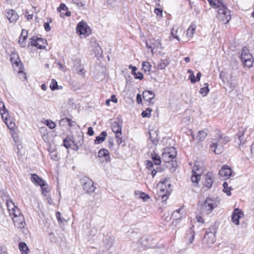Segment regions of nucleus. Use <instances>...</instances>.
<instances>
[{
  "label": "nucleus",
  "mask_w": 254,
  "mask_h": 254,
  "mask_svg": "<svg viewBox=\"0 0 254 254\" xmlns=\"http://www.w3.org/2000/svg\"><path fill=\"white\" fill-rule=\"evenodd\" d=\"M177 155V151L174 147H166L164 149L162 154V159L166 163L171 162L173 167H176L177 165V162L174 161Z\"/></svg>",
  "instance_id": "obj_1"
},
{
  "label": "nucleus",
  "mask_w": 254,
  "mask_h": 254,
  "mask_svg": "<svg viewBox=\"0 0 254 254\" xmlns=\"http://www.w3.org/2000/svg\"><path fill=\"white\" fill-rule=\"evenodd\" d=\"M216 230L214 226L210 227L205 232V234L202 240V244L205 248L211 247L216 240L215 234Z\"/></svg>",
  "instance_id": "obj_2"
},
{
  "label": "nucleus",
  "mask_w": 254,
  "mask_h": 254,
  "mask_svg": "<svg viewBox=\"0 0 254 254\" xmlns=\"http://www.w3.org/2000/svg\"><path fill=\"white\" fill-rule=\"evenodd\" d=\"M218 9L217 17L223 23L227 24L231 19L230 11L226 7L223 2L219 3L217 7Z\"/></svg>",
  "instance_id": "obj_3"
},
{
  "label": "nucleus",
  "mask_w": 254,
  "mask_h": 254,
  "mask_svg": "<svg viewBox=\"0 0 254 254\" xmlns=\"http://www.w3.org/2000/svg\"><path fill=\"white\" fill-rule=\"evenodd\" d=\"M219 203L216 198H207L202 205V210L206 214L210 213Z\"/></svg>",
  "instance_id": "obj_4"
},
{
  "label": "nucleus",
  "mask_w": 254,
  "mask_h": 254,
  "mask_svg": "<svg viewBox=\"0 0 254 254\" xmlns=\"http://www.w3.org/2000/svg\"><path fill=\"white\" fill-rule=\"evenodd\" d=\"M241 59L246 66H252L254 59L246 47L243 48L242 50Z\"/></svg>",
  "instance_id": "obj_5"
},
{
  "label": "nucleus",
  "mask_w": 254,
  "mask_h": 254,
  "mask_svg": "<svg viewBox=\"0 0 254 254\" xmlns=\"http://www.w3.org/2000/svg\"><path fill=\"white\" fill-rule=\"evenodd\" d=\"M72 69L76 71L79 75H84L85 73V71L83 65L81 64L80 59L79 58H74L72 59Z\"/></svg>",
  "instance_id": "obj_6"
},
{
  "label": "nucleus",
  "mask_w": 254,
  "mask_h": 254,
  "mask_svg": "<svg viewBox=\"0 0 254 254\" xmlns=\"http://www.w3.org/2000/svg\"><path fill=\"white\" fill-rule=\"evenodd\" d=\"M145 45L146 48H147L148 49H151V51L152 54H153V50L155 49L160 48L161 49H162L161 47V42L159 39H149L146 41Z\"/></svg>",
  "instance_id": "obj_7"
},
{
  "label": "nucleus",
  "mask_w": 254,
  "mask_h": 254,
  "mask_svg": "<svg viewBox=\"0 0 254 254\" xmlns=\"http://www.w3.org/2000/svg\"><path fill=\"white\" fill-rule=\"evenodd\" d=\"M232 173V169L227 165H224L219 172V175L223 180L229 179Z\"/></svg>",
  "instance_id": "obj_8"
},
{
  "label": "nucleus",
  "mask_w": 254,
  "mask_h": 254,
  "mask_svg": "<svg viewBox=\"0 0 254 254\" xmlns=\"http://www.w3.org/2000/svg\"><path fill=\"white\" fill-rule=\"evenodd\" d=\"M30 41L32 46L36 47L39 49H43L46 48V40L44 39L32 38L30 39Z\"/></svg>",
  "instance_id": "obj_9"
},
{
  "label": "nucleus",
  "mask_w": 254,
  "mask_h": 254,
  "mask_svg": "<svg viewBox=\"0 0 254 254\" xmlns=\"http://www.w3.org/2000/svg\"><path fill=\"white\" fill-rule=\"evenodd\" d=\"M79 140H78V142H76L75 139L73 140H71L70 139L65 138L63 141V145L65 148H68L73 143L76 146L77 148L78 149V145H81L83 141L82 136H79Z\"/></svg>",
  "instance_id": "obj_10"
},
{
  "label": "nucleus",
  "mask_w": 254,
  "mask_h": 254,
  "mask_svg": "<svg viewBox=\"0 0 254 254\" xmlns=\"http://www.w3.org/2000/svg\"><path fill=\"white\" fill-rule=\"evenodd\" d=\"M246 130V128H241L239 129L238 132L236 134L235 142L239 145L245 143L244 135Z\"/></svg>",
  "instance_id": "obj_11"
},
{
  "label": "nucleus",
  "mask_w": 254,
  "mask_h": 254,
  "mask_svg": "<svg viewBox=\"0 0 254 254\" xmlns=\"http://www.w3.org/2000/svg\"><path fill=\"white\" fill-rule=\"evenodd\" d=\"M213 143L210 145V150L216 154H221L223 150V145L216 141H213Z\"/></svg>",
  "instance_id": "obj_12"
},
{
  "label": "nucleus",
  "mask_w": 254,
  "mask_h": 254,
  "mask_svg": "<svg viewBox=\"0 0 254 254\" xmlns=\"http://www.w3.org/2000/svg\"><path fill=\"white\" fill-rule=\"evenodd\" d=\"M5 16L10 23L15 22L18 18V15L13 9H8L6 11Z\"/></svg>",
  "instance_id": "obj_13"
},
{
  "label": "nucleus",
  "mask_w": 254,
  "mask_h": 254,
  "mask_svg": "<svg viewBox=\"0 0 254 254\" xmlns=\"http://www.w3.org/2000/svg\"><path fill=\"white\" fill-rule=\"evenodd\" d=\"M83 188L84 190L87 192H92L95 191L96 188L94 186L93 182L92 180L88 179L83 185Z\"/></svg>",
  "instance_id": "obj_14"
},
{
  "label": "nucleus",
  "mask_w": 254,
  "mask_h": 254,
  "mask_svg": "<svg viewBox=\"0 0 254 254\" xmlns=\"http://www.w3.org/2000/svg\"><path fill=\"white\" fill-rule=\"evenodd\" d=\"M89 28L87 24L84 22H80L77 25V33L79 35L85 34L88 33Z\"/></svg>",
  "instance_id": "obj_15"
},
{
  "label": "nucleus",
  "mask_w": 254,
  "mask_h": 254,
  "mask_svg": "<svg viewBox=\"0 0 254 254\" xmlns=\"http://www.w3.org/2000/svg\"><path fill=\"white\" fill-rule=\"evenodd\" d=\"M12 219L15 226L21 229L24 227L25 225V219L22 215L12 218Z\"/></svg>",
  "instance_id": "obj_16"
},
{
  "label": "nucleus",
  "mask_w": 254,
  "mask_h": 254,
  "mask_svg": "<svg viewBox=\"0 0 254 254\" xmlns=\"http://www.w3.org/2000/svg\"><path fill=\"white\" fill-rule=\"evenodd\" d=\"M243 215V212L238 208H236L234 210L232 215V221L236 225H239V219L241 217V215Z\"/></svg>",
  "instance_id": "obj_17"
},
{
  "label": "nucleus",
  "mask_w": 254,
  "mask_h": 254,
  "mask_svg": "<svg viewBox=\"0 0 254 254\" xmlns=\"http://www.w3.org/2000/svg\"><path fill=\"white\" fill-rule=\"evenodd\" d=\"M214 181V176L212 173H208L205 175V181L204 185L206 188L209 189Z\"/></svg>",
  "instance_id": "obj_18"
},
{
  "label": "nucleus",
  "mask_w": 254,
  "mask_h": 254,
  "mask_svg": "<svg viewBox=\"0 0 254 254\" xmlns=\"http://www.w3.org/2000/svg\"><path fill=\"white\" fill-rule=\"evenodd\" d=\"M213 141H216L221 144L223 145L226 144L228 142L230 141V139L228 136H224L223 134L220 132H218L217 134L216 138L213 139Z\"/></svg>",
  "instance_id": "obj_19"
},
{
  "label": "nucleus",
  "mask_w": 254,
  "mask_h": 254,
  "mask_svg": "<svg viewBox=\"0 0 254 254\" xmlns=\"http://www.w3.org/2000/svg\"><path fill=\"white\" fill-rule=\"evenodd\" d=\"M31 181L37 185H39L41 188L44 187V181L40 178L36 174H31Z\"/></svg>",
  "instance_id": "obj_20"
},
{
  "label": "nucleus",
  "mask_w": 254,
  "mask_h": 254,
  "mask_svg": "<svg viewBox=\"0 0 254 254\" xmlns=\"http://www.w3.org/2000/svg\"><path fill=\"white\" fill-rule=\"evenodd\" d=\"M143 98L144 100L148 101L150 104H153L151 100L155 97V94L151 91H145L142 93Z\"/></svg>",
  "instance_id": "obj_21"
},
{
  "label": "nucleus",
  "mask_w": 254,
  "mask_h": 254,
  "mask_svg": "<svg viewBox=\"0 0 254 254\" xmlns=\"http://www.w3.org/2000/svg\"><path fill=\"white\" fill-rule=\"evenodd\" d=\"M0 193H2V194H3V197L4 198H3V200H5L6 201V203L7 207V209L9 211V213H10V211H11V210H13L16 206L14 205V203L12 201V200H9L8 199V196H6L5 193L4 191H0Z\"/></svg>",
  "instance_id": "obj_22"
},
{
  "label": "nucleus",
  "mask_w": 254,
  "mask_h": 254,
  "mask_svg": "<svg viewBox=\"0 0 254 254\" xmlns=\"http://www.w3.org/2000/svg\"><path fill=\"white\" fill-rule=\"evenodd\" d=\"M98 157L104 158L106 162H109L111 160L109 152L104 148H102L99 151Z\"/></svg>",
  "instance_id": "obj_23"
},
{
  "label": "nucleus",
  "mask_w": 254,
  "mask_h": 254,
  "mask_svg": "<svg viewBox=\"0 0 254 254\" xmlns=\"http://www.w3.org/2000/svg\"><path fill=\"white\" fill-rule=\"evenodd\" d=\"M112 130L116 134V137H118V135H121L122 134V125L117 123V122H114L112 124Z\"/></svg>",
  "instance_id": "obj_24"
},
{
  "label": "nucleus",
  "mask_w": 254,
  "mask_h": 254,
  "mask_svg": "<svg viewBox=\"0 0 254 254\" xmlns=\"http://www.w3.org/2000/svg\"><path fill=\"white\" fill-rule=\"evenodd\" d=\"M0 114L3 120H7L8 117V110L5 108L3 103L0 101Z\"/></svg>",
  "instance_id": "obj_25"
},
{
  "label": "nucleus",
  "mask_w": 254,
  "mask_h": 254,
  "mask_svg": "<svg viewBox=\"0 0 254 254\" xmlns=\"http://www.w3.org/2000/svg\"><path fill=\"white\" fill-rule=\"evenodd\" d=\"M138 243L140 244L138 247L139 250L145 249L149 248L150 247L147 245L148 239L146 237L141 238Z\"/></svg>",
  "instance_id": "obj_26"
},
{
  "label": "nucleus",
  "mask_w": 254,
  "mask_h": 254,
  "mask_svg": "<svg viewBox=\"0 0 254 254\" xmlns=\"http://www.w3.org/2000/svg\"><path fill=\"white\" fill-rule=\"evenodd\" d=\"M107 135V133L105 131H103L100 135L96 137V139L95 140V143L98 144L103 142L106 139V137Z\"/></svg>",
  "instance_id": "obj_27"
},
{
  "label": "nucleus",
  "mask_w": 254,
  "mask_h": 254,
  "mask_svg": "<svg viewBox=\"0 0 254 254\" xmlns=\"http://www.w3.org/2000/svg\"><path fill=\"white\" fill-rule=\"evenodd\" d=\"M170 61L168 59L161 60L157 64V68L160 69H164L169 64Z\"/></svg>",
  "instance_id": "obj_28"
},
{
  "label": "nucleus",
  "mask_w": 254,
  "mask_h": 254,
  "mask_svg": "<svg viewBox=\"0 0 254 254\" xmlns=\"http://www.w3.org/2000/svg\"><path fill=\"white\" fill-rule=\"evenodd\" d=\"M170 194V192L168 190L165 191V189L162 187V189H160L159 191V196L161 197L163 201L167 200L168 196Z\"/></svg>",
  "instance_id": "obj_29"
},
{
  "label": "nucleus",
  "mask_w": 254,
  "mask_h": 254,
  "mask_svg": "<svg viewBox=\"0 0 254 254\" xmlns=\"http://www.w3.org/2000/svg\"><path fill=\"white\" fill-rule=\"evenodd\" d=\"M19 249L22 254H28L29 249L27 244L24 242H20L19 244Z\"/></svg>",
  "instance_id": "obj_30"
},
{
  "label": "nucleus",
  "mask_w": 254,
  "mask_h": 254,
  "mask_svg": "<svg viewBox=\"0 0 254 254\" xmlns=\"http://www.w3.org/2000/svg\"><path fill=\"white\" fill-rule=\"evenodd\" d=\"M150 139L154 144H156L158 141L159 139L157 137L156 131H149Z\"/></svg>",
  "instance_id": "obj_31"
},
{
  "label": "nucleus",
  "mask_w": 254,
  "mask_h": 254,
  "mask_svg": "<svg viewBox=\"0 0 254 254\" xmlns=\"http://www.w3.org/2000/svg\"><path fill=\"white\" fill-rule=\"evenodd\" d=\"M104 246L106 249H109L113 246V241L109 237H106L103 240Z\"/></svg>",
  "instance_id": "obj_32"
},
{
  "label": "nucleus",
  "mask_w": 254,
  "mask_h": 254,
  "mask_svg": "<svg viewBox=\"0 0 254 254\" xmlns=\"http://www.w3.org/2000/svg\"><path fill=\"white\" fill-rule=\"evenodd\" d=\"M196 26L194 24H191L188 28L187 31V36L188 37H192L195 30Z\"/></svg>",
  "instance_id": "obj_33"
},
{
  "label": "nucleus",
  "mask_w": 254,
  "mask_h": 254,
  "mask_svg": "<svg viewBox=\"0 0 254 254\" xmlns=\"http://www.w3.org/2000/svg\"><path fill=\"white\" fill-rule=\"evenodd\" d=\"M208 84L205 83L204 84V87L201 88L199 90V93L201 94L203 96H206L207 93L209 91V89L208 88Z\"/></svg>",
  "instance_id": "obj_34"
},
{
  "label": "nucleus",
  "mask_w": 254,
  "mask_h": 254,
  "mask_svg": "<svg viewBox=\"0 0 254 254\" xmlns=\"http://www.w3.org/2000/svg\"><path fill=\"white\" fill-rule=\"evenodd\" d=\"M181 210L182 208H180L175 211L172 214V217L175 220L180 219L182 217V214L181 213Z\"/></svg>",
  "instance_id": "obj_35"
},
{
  "label": "nucleus",
  "mask_w": 254,
  "mask_h": 254,
  "mask_svg": "<svg viewBox=\"0 0 254 254\" xmlns=\"http://www.w3.org/2000/svg\"><path fill=\"white\" fill-rule=\"evenodd\" d=\"M207 133L204 130H200L198 132V135L196 136V139L198 141H203L205 138L207 136Z\"/></svg>",
  "instance_id": "obj_36"
},
{
  "label": "nucleus",
  "mask_w": 254,
  "mask_h": 254,
  "mask_svg": "<svg viewBox=\"0 0 254 254\" xmlns=\"http://www.w3.org/2000/svg\"><path fill=\"white\" fill-rule=\"evenodd\" d=\"M134 194L135 195H138L139 197L143 199L144 200H146L149 198V196L147 194L142 191L135 190L134 191Z\"/></svg>",
  "instance_id": "obj_37"
},
{
  "label": "nucleus",
  "mask_w": 254,
  "mask_h": 254,
  "mask_svg": "<svg viewBox=\"0 0 254 254\" xmlns=\"http://www.w3.org/2000/svg\"><path fill=\"white\" fill-rule=\"evenodd\" d=\"M151 158L153 161L154 163L156 165H159L161 162V159L157 154H152Z\"/></svg>",
  "instance_id": "obj_38"
},
{
  "label": "nucleus",
  "mask_w": 254,
  "mask_h": 254,
  "mask_svg": "<svg viewBox=\"0 0 254 254\" xmlns=\"http://www.w3.org/2000/svg\"><path fill=\"white\" fill-rule=\"evenodd\" d=\"M9 215L11 216L12 215L13 216L12 218H15L22 214L20 209L16 207L13 210H11V211H10Z\"/></svg>",
  "instance_id": "obj_39"
},
{
  "label": "nucleus",
  "mask_w": 254,
  "mask_h": 254,
  "mask_svg": "<svg viewBox=\"0 0 254 254\" xmlns=\"http://www.w3.org/2000/svg\"><path fill=\"white\" fill-rule=\"evenodd\" d=\"M151 68V65L149 62H144L142 64V68L144 72H149Z\"/></svg>",
  "instance_id": "obj_40"
},
{
  "label": "nucleus",
  "mask_w": 254,
  "mask_h": 254,
  "mask_svg": "<svg viewBox=\"0 0 254 254\" xmlns=\"http://www.w3.org/2000/svg\"><path fill=\"white\" fill-rule=\"evenodd\" d=\"M188 233L190 235V237L189 238L188 241L189 242L190 244H191L192 243L194 240L195 233L194 231L192 230V229L190 228L188 230Z\"/></svg>",
  "instance_id": "obj_41"
},
{
  "label": "nucleus",
  "mask_w": 254,
  "mask_h": 254,
  "mask_svg": "<svg viewBox=\"0 0 254 254\" xmlns=\"http://www.w3.org/2000/svg\"><path fill=\"white\" fill-rule=\"evenodd\" d=\"M223 191L225 192L227 195L230 196L231 194V190H232L231 188L230 187L228 189V185L227 182H224L223 184Z\"/></svg>",
  "instance_id": "obj_42"
},
{
  "label": "nucleus",
  "mask_w": 254,
  "mask_h": 254,
  "mask_svg": "<svg viewBox=\"0 0 254 254\" xmlns=\"http://www.w3.org/2000/svg\"><path fill=\"white\" fill-rule=\"evenodd\" d=\"M152 111L151 108H147L146 110L142 111L141 116L143 118H149L151 116V112Z\"/></svg>",
  "instance_id": "obj_43"
},
{
  "label": "nucleus",
  "mask_w": 254,
  "mask_h": 254,
  "mask_svg": "<svg viewBox=\"0 0 254 254\" xmlns=\"http://www.w3.org/2000/svg\"><path fill=\"white\" fill-rule=\"evenodd\" d=\"M200 179V174H194L192 173L191 176V181L193 183H198V181Z\"/></svg>",
  "instance_id": "obj_44"
},
{
  "label": "nucleus",
  "mask_w": 254,
  "mask_h": 254,
  "mask_svg": "<svg viewBox=\"0 0 254 254\" xmlns=\"http://www.w3.org/2000/svg\"><path fill=\"white\" fill-rule=\"evenodd\" d=\"M211 5V6H213L214 7H217L219 5V3H222V1L219 0H207Z\"/></svg>",
  "instance_id": "obj_45"
},
{
  "label": "nucleus",
  "mask_w": 254,
  "mask_h": 254,
  "mask_svg": "<svg viewBox=\"0 0 254 254\" xmlns=\"http://www.w3.org/2000/svg\"><path fill=\"white\" fill-rule=\"evenodd\" d=\"M45 124L47 126H48L50 129H54L56 127V124L55 122L51 120H46L45 121Z\"/></svg>",
  "instance_id": "obj_46"
},
{
  "label": "nucleus",
  "mask_w": 254,
  "mask_h": 254,
  "mask_svg": "<svg viewBox=\"0 0 254 254\" xmlns=\"http://www.w3.org/2000/svg\"><path fill=\"white\" fill-rule=\"evenodd\" d=\"M50 88L52 90H55L58 89V83L54 79H52L51 84L50 85Z\"/></svg>",
  "instance_id": "obj_47"
},
{
  "label": "nucleus",
  "mask_w": 254,
  "mask_h": 254,
  "mask_svg": "<svg viewBox=\"0 0 254 254\" xmlns=\"http://www.w3.org/2000/svg\"><path fill=\"white\" fill-rule=\"evenodd\" d=\"M73 3H75L78 7L82 8L84 7V3H83L81 0H72Z\"/></svg>",
  "instance_id": "obj_48"
},
{
  "label": "nucleus",
  "mask_w": 254,
  "mask_h": 254,
  "mask_svg": "<svg viewBox=\"0 0 254 254\" xmlns=\"http://www.w3.org/2000/svg\"><path fill=\"white\" fill-rule=\"evenodd\" d=\"M50 156L51 158L53 160L57 161L59 159L58 153L56 151L51 152L50 153Z\"/></svg>",
  "instance_id": "obj_49"
},
{
  "label": "nucleus",
  "mask_w": 254,
  "mask_h": 254,
  "mask_svg": "<svg viewBox=\"0 0 254 254\" xmlns=\"http://www.w3.org/2000/svg\"><path fill=\"white\" fill-rule=\"evenodd\" d=\"M26 39L23 38V37H19L18 43L21 47H25L26 45Z\"/></svg>",
  "instance_id": "obj_50"
},
{
  "label": "nucleus",
  "mask_w": 254,
  "mask_h": 254,
  "mask_svg": "<svg viewBox=\"0 0 254 254\" xmlns=\"http://www.w3.org/2000/svg\"><path fill=\"white\" fill-rule=\"evenodd\" d=\"M69 122V119L67 118H64L61 119L60 121L59 124L61 126H65L67 124V123Z\"/></svg>",
  "instance_id": "obj_51"
},
{
  "label": "nucleus",
  "mask_w": 254,
  "mask_h": 254,
  "mask_svg": "<svg viewBox=\"0 0 254 254\" xmlns=\"http://www.w3.org/2000/svg\"><path fill=\"white\" fill-rule=\"evenodd\" d=\"M177 29L175 30L174 27H173L171 31V35L174 38L177 39L178 41L180 40L179 37L176 35Z\"/></svg>",
  "instance_id": "obj_52"
},
{
  "label": "nucleus",
  "mask_w": 254,
  "mask_h": 254,
  "mask_svg": "<svg viewBox=\"0 0 254 254\" xmlns=\"http://www.w3.org/2000/svg\"><path fill=\"white\" fill-rule=\"evenodd\" d=\"M134 78L141 80L143 78V75L141 72H137L134 75Z\"/></svg>",
  "instance_id": "obj_53"
},
{
  "label": "nucleus",
  "mask_w": 254,
  "mask_h": 254,
  "mask_svg": "<svg viewBox=\"0 0 254 254\" xmlns=\"http://www.w3.org/2000/svg\"><path fill=\"white\" fill-rule=\"evenodd\" d=\"M199 170H200L199 167L197 165H196L195 164L194 166L192 168V173L199 174V173H200Z\"/></svg>",
  "instance_id": "obj_54"
},
{
  "label": "nucleus",
  "mask_w": 254,
  "mask_h": 254,
  "mask_svg": "<svg viewBox=\"0 0 254 254\" xmlns=\"http://www.w3.org/2000/svg\"><path fill=\"white\" fill-rule=\"evenodd\" d=\"M7 120H8V119H7V120H5V121H4V120H3V121L4 122H5L6 123V124L7 126V127L9 129H11L13 128L14 126H15L14 123L12 122H10V123L9 124H8V123L7 122Z\"/></svg>",
  "instance_id": "obj_55"
},
{
  "label": "nucleus",
  "mask_w": 254,
  "mask_h": 254,
  "mask_svg": "<svg viewBox=\"0 0 254 254\" xmlns=\"http://www.w3.org/2000/svg\"><path fill=\"white\" fill-rule=\"evenodd\" d=\"M154 12L157 16L161 17L162 15L163 11L162 9L156 8L154 10Z\"/></svg>",
  "instance_id": "obj_56"
},
{
  "label": "nucleus",
  "mask_w": 254,
  "mask_h": 254,
  "mask_svg": "<svg viewBox=\"0 0 254 254\" xmlns=\"http://www.w3.org/2000/svg\"><path fill=\"white\" fill-rule=\"evenodd\" d=\"M28 36V31L26 30L22 29L20 37H23V38L27 39Z\"/></svg>",
  "instance_id": "obj_57"
},
{
  "label": "nucleus",
  "mask_w": 254,
  "mask_h": 254,
  "mask_svg": "<svg viewBox=\"0 0 254 254\" xmlns=\"http://www.w3.org/2000/svg\"><path fill=\"white\" fill-rule=\"evenodd\" d=\"M189 79L192 83H194L196 82V78H195V75L193 73H191V74H190Z\"/></svg>",
  "instance_id": "obj_58"
},
{
  "label": "nucleus",
  "mask_w": 254,
  "mask_h": 254,
  "mask_svg": "<svg viewBox=\"0 0 254 254\" xmlns=\"http://www.w3.org/2000/svg\"><path fill=\"white\" fill-rule=\"evenodd\" d=\"M58 10H59L60 11H61V10H68V7L66 6L65 4L61 3Z\"/></svg>",
  "instance_id": "obj_59"
},
{
  "label": "nucleus",
  "mask_w": 254,
  "mask_h": 254,
  "mask_svg": "<svg viewBox=\"0 0 254 254\" xmlns=\"http://www.w3.org/2000/svg\"><path fill=\"white\" fill-rule=\"evenodd\" d=\"M56 217L59 222H61V223L63 222L64 218L62 219L61 218V213L60 212H56Z\"/></svg>",
  "instance_id": "obj_60"
},
{
  "label": "nucleus",
  "mask_w": 254,
  "mask_h": 254,
  "mask_svg": "<svg viewBox=\"0 0 254 254\" xmlns=\"http://www.w3.org/2000/svg\"><path fill=\"white\" fill-rule=\"evenodd\" d=\"M97 233V229L95 228H92L90 231V235L94 236Z\"/></svg>",
  "instance_id": "obj_61"
},
{
  "label": "nucleus",
  "mask_w": 254,
  "mask_h": 254,
  "mask_svg": "<svg viewBox=\"0 0 254 254\" xmlns=\"http://www.w3.org/2000/svg\"><path fill=\"white\" fill-rule=\"evenodd\" d=\"M153 163L151 161H147L146 168L148 169H151L153 167Z\"/></svg>",
  "instance_id": "obj_62"
},
{
  "label": "nucleus",
  "mask_w": 254,
  "mask_h": 254,
  "mask_svg": "<svg viewBox=\"0 0 254 254\" xmlns=\"http://www.w3.org/2000/svg\"><path fill=\"white\" fill-rule=\"evenodd\" d=\"M94 131L93 129V128L92 127H88L87 134L90 136H92L94 134Z\"/></svg>",
  "instance_id": "obj_63"
},
{
  "label": "nucleus",
  "mask_w": 254,
  "mask_h": 254,
  "mask_svg": "<svg viewBox=\"0 0 254 254\" xmlns=\"http://www.w3.org/2000/svg\"><path fill=\"white\" fill-rule=\"evenodd\" d=\"M0 254H7L6 249L4 247H0Z\"/></svg>",
  "instance_id": "obj_64"
}]
</instances>
